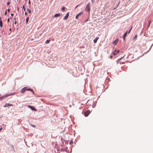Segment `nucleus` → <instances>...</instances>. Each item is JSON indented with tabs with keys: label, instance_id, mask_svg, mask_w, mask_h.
I'll use <instances>...</instances> for the list:
<instances>
[{
	"label": "nucleus",
	"instance_id": "obj_28",
	"mask_svg": "<svg viewBox=\"0 0 153 153\" xmlns=\"http://www.w3.org/2000/svg\"><path fill=\"white\" fill-rule=\"evenodd\" d=\"M32 127H35V125H32Z\"/></svg>",
	"mask_w": 153,
	"mask_h": 153
},
{
	"label": "nucleus",
	"instance_id": "obj_32",
	"mask_svg": "<svg viewBox=\"0 0 153 153\" xmlns=\"http://www.w3.org/2000/svg\"><path fill=\"white\" fill-rule=\"evenodd\" d=\"M19 7H17V10L18 11H19Z\"/></svg>",
	"mask_w": 153,
	"mask_h": 153
},
{
	"label": "nucleus",
	"instance_id": "obj_6",
	"mask_svg": "<svg viewBox=\"0 0 153 153\" xmlns=\"http://www.w3.org/2000/svg\"><path fill=\"white\" fill-rule=\"evenodd\" d=\"M69 16V14L68 13H67L66 16L64 17L63 19L65 20H66L68 18V16Z\"/></svg>",
	"mask_w": 153,
	"mask_h": 153
},
{
	"label": "nucleus",
	"instance_id": "obj_17",
	"mask_svg": "<svg viewBox=\"0 0 153 153\" xmlns=\"http://www.w3.org/2000/svg\"><path fill=\"white\" fill-rule=\"evenodd\" d=\"M151 20H149V24L148 25V28L149 27L150 24L151 23Z\"/></svg>",
	"mask_w": 153,
	"mask_h": 153
},
{
	"label": "nucleus",
	"instance_id": "obj_22",
	"mask_svg": "<svg viewBox=\"0 0 153 153\" xmlns=\"http://www.w3.org/2000/svg\"><path fill=\"white\" fill-rule=\"evenodd\" d=\"M7 13V10H6L5 11V13H4V14L5 15H6Z\"/></svg>",
	"mask_w": 153,
	"mask_h": 153
},
{
	"label": "nucleus",
	"instance_id": "obj_35",
	"mask_svg": "<svg viewBox=\"0 0 153 153\" xmlns=\"http://www.w3.org/2000/svg\"><path fill=\"white\" fill-rule=\"evenodd\" d=\"M79 5H77L75 8V9Z\"/></svg>",
	"mask_w": 153,
	"mask_h": 153
},
{
	"label": "nucleus",
	"instance_id": "obj_29",
	"mask_svg": "<svg viewBox=\"0 0 153 153\" xmlns=\"http://www.w3.org/2000/svg\"><path fill=\"white\" fill-rule=\"evenodd\" d=\"M91 1L92 3L93 4L94 3L93 0H91Z\"/></svg>",
	"mask_w": 153,
	"mask_h": 153
},
{
	"label": "nucleus",
	"instance_id": "obj_13",
	"mask_svg": "<svg viewBox=\"0 0 153 153\" xmlns=\"http://www.w3.org/2000/svg\"><path fill=\"white\" fill-rule=\"evenodd\" d=\"M116 52V50H115V51L113 52V55H115L117 54V52Z\"/></svg>",
	"mask_w": 153,
	"mask_h": 153
},
{
	"label": "nucleus",
	"instance_id": "obj_40",
	"mask_svg": "<svg viewBox=\"0 0 153 153\" xmlns=\"http://www.w3.org/2000/svg\"><path fill=\"white\" fill-rule=\"evenodd\" d=\"M0 21H1V17L0 16Z\"/></svg>",
	"mask_w": 153,
	"mask_h": 153
},
{
	"label": "nucleus",
	"instance_id": "obj_14",
	"mask_svg": "<svg viewBox=\"0 0 153 153\" xmlns=\"http://www.w3.org/2000/svg\"><path fill=\"white\" fill-rule=\"evenodd\" d=\"M123 58H120V59H119L117 61V64H118L120 62V60L121 59H122Z\"/></svg>",
	"mask_w": 153,
	"mask_h": 153
},
{
	"label": "nucleus",
	"instance_id": "obj_25",
	"mask_svg": "<svg viewBox=\"0 0 153 153\" xmlns=\"http://www.w3.org/2000/svg\"><path fill=\"white\" fill-rule=\"evenodd\" d=\"M137 35H136L134 37V39H135V38H137Z\"/></svg>",
	"mask_w": 153,
	"mask_h": 153
},
{
	"label": "nucleus",
	"instance_id": "obj_5",
	"mask_svg": "<svg viewBox=\"0 0 153 153\" xmlns=\"http://www.w3.org/2000/svg\"><path fill=\"white\" fill-rule=\"evenodd\" d=\"M28 107L30 108L32 110L35 111H36V110L35 108L33 107L32 106L28 105Z\"/></svg>",
	"mask_w": 153,
	"mask_h": 153
},
{
	"label": "nucleus",
	"instance_id": "obj_37",
	"mask_svg": "<svg viewBox=\"0 0 153 153\" xmlns=\"http://www.w3.org/2000/svg\"><path fill=\"white\" fill-rule=\"evenodd\" d=\"M25 15H27V12H25Z\"/></svg>",
	"mask_w": 153,
	"mask_h": 153
},
{
	"label": "nucleus",
	"instance_id": "obj_16",
	"mask_svg": "<svg viewBox=\"0 0 153 153\" xmlns=\"http://www.w3.org/2000/svg\"><path fill=\"white\" fill-rule=\"evenodd\" d=\"M50 40H47L45 42V43L46 44H48L50 42Z\"/></svg>",
	"mask_w": 153,
	"mask_h": 153
},
{
	"label": "nucleus",
	"instance_id": "obj_23",
	"mask_svg": "<svg viewBox=\"0 0 153 153\" xmlns=\"http://www.w3.org/2000/svg\"><path fill=\"white\" fill-rule=\"evenodd\" d=\"M7 5H9V4H10V2H8L7 3Z\"/></svg>",
	"mask_w": 153,
	"mask_h": 153
},
{
	"label": "nucleus",
	"instance_id": "obj_9",
	"mask_svg": "<svg viewBox=\"0 0 153 153\" xmlns=\"http://www.w3.org/2000/svg\"><path fill=\"white\" fill-rule=\"evenodd\" d=\"M9 95H4V96H3L1 97H0V100H1V99H3L5 98H6V97H8V96H9Z\"/></svg>",
	"mask_w": 153,
	"mask_h": 153
},
{
	"label": "nucleus",
	"instance_id": "obj_21",
	"mask_svg": "<svg viewBox=\"0 0 153 153\" xmlns=\"http://www.w3.org/2000/svg\"><path fill=\"white\" fill-rule=\"evenodd\" d=\"M62 10H64L65 9V7H63L62 8Z\"/></svg>",
	"mask_w": 153,
	"mask_h": 153
},
{
	"label": "nucleus",
	"instance_id": "obj_4",
	"mask_svg": "<svg viewBox=\"0 0 153 153\" xmlns=\"http://www.w3.org/2000/svg\"><path fill=\"white\" fill-rule=\"evenodd\" d=\"M13 106V104L8 103H6L5 105L4 106V107H6L8 106Z\"/></svg>",
	"mask_w": 153,
	"mask_h": 153
},
{
	"label": "nucleus",
	"instance_id": "obj_15",
	"mask_svg": "<svg viewBox=\"0 0 153 153\" xmlns=\"http://www.w3.org/2000/svg\"><path fill=\"white\" fill-rule=\"evenodd\" d=\"M2 21H0V26L1 27H2Z\"/></svg>",
	"mask_w": 153,
	"mask_h": 153
},
{
	"label": "nucleus",
	"instance_id": "obj_24",
	"mask_svg": "<svg viewBox=\"0 0 153 153\" xmlns=\"http://www.w3.org/2000/svg\"><path fill=\"white\" fill-rule=\"evenodd\" d=\"M132 27H131V29H130V30L129 31H128V33H130V31H131V29H132Z\"/></svg>",
	"mask_w": 153,
	"mask_h": 153
},
{
	"label": "nucleus",
	"instance_id": "obj_33",
	"mask_svg": "<svg viewBox=\"0 0 153 153\" xmlns=\"http://www.w3.org/2000/svg\"><path fill=\"white\" fill-rule=\"evenodd\" d=\"M30 1L29 0V2H28V4H30Z\"/></svg>",
	"mask_w": 153,
	"mask_h": 153
},
{
	"label": "nucleus",
	"instance_id": "obj_7",
	"mask_svg": "<svg viewBox=\"0 0 153 153\" xmlns=\"http://www.w3.org/2000/svg\"><path fill=\"white\" fill-rule=\"evenodd\" d=\"M119 41L118 39H115L113 42V44L114 45H116L117 43Z\"/></svg>",
	"mask_w": 153,
	"mask_h": 153
},
{
	"label": "nucleus",
	"instance_id": "obj_43",
	"mask_svg": "<svg viewBox=\"0 0 153 153\" xmlns=\"http://www.w3.org/2000/svg\"><path fill=\"white\" fill-rule=\"evenodd\" d=\"M26 1L27 0H25Z\"/></svg>",
	"mask_w": 153,
	"mask_h": 153
},
{
	"label": "nucleus",
	"instance_id": "obj_18",
	"mask_svg": "<svg viewBox=\"0 0 153 153\" xmlns=\"http://www.w3.org/2000/svg\"><path fill=\"white\" fill-rule=\"evenodd\" d=\"M28 20H29V18L27 17V19H26V23H27Z\"/></svg>",
	"mask_w": 153,
	"mask_h": 153
},
{
	"label": "nucleus",
	"instance_id": "obj_8",
	"mask_svg": "<svg viewBox=\"0 0 153 153\" xmlns=\"http://www.w3.org/2000/svg\"><path fill=\"white\" fill-rule=\"evenodd\" d=\"M82 14V12H80V13H79L77 15H76V19H78L79 16L81 15Z\"/></svg>",
	"mask_w": 153,
	"mask_h": 153
},
{
	"label": "nucleus",
	"instance_id": "obj_2",
	"mask_svg": "<svg viewBox=\"0 0 153 153\" xmlns=\"http://www.w3.org/2000/svg\"><path fill=\"white\" fill-rule=\"evenodd\" d=\"M90 4L89 3L86 6V8L85 9V11L89 12L90 10Z\"/></svg>",
	"mask_w": 153,
	"mask_h": 153
},
{
	"label": "nucleus",
	"instance_id": "obj_1",
	"mask_svg": "<svg viewBox=\"0 0 153 153\" xmlns=\"http://www.w3.org/2000/svg\"><path fill=\"white\" fill-rule=\"evenodd\" d=\"M26 91H29L32 92L33 94H34V92L33 90L31 88L27 89L26 87H25L22 88L21 90V92L22 93H24Z\"/></svg>",
	"mask_w": 153,
	"mask_h": 153
},
{
	"label": "nucleus",
	"instance_id": "obj_12",
	"mask_svg": "<svg viewBox=\"0 0 153 153\" xmlns=\"http://www.w3.org/2000/svg\"><path fill=\"white\" fill-rule=\"evenodd\" d=\"M60 16V14H58V13H57V14H55L54 15V17H57L58 16Z\"/></svg>",
	"mask_w": 153,
	"mask_h": 153
},
{
	"label": "nucleus",
	"instance_id": "obj_30",
	"mask_svg": "<svg viewBox=\"0 0 153 153\" xmlns=\"http://www.w3.org/2000/svg\"><path fill=\"white\" fill-rule=\"evenodd\" d=\"M7 11L8 12H9L10 11V10L9 9H7Z\"/></svg>",
	"mask_w": 153,
	"mask_h": 153
},
{
	"label": "nucleus",
	"instance_id": "obj_20",
	"mask_svg": "<svg viewBox=\"0 0 153 153\" xmlns=\"http://www.w3.org/2000/svg\"><path fill=\"white\" fill-rule=\"evenodd\" d=\"M22 9H24V11H25V5H24L23 7H22Z\"/></svg>",
	"mask_w": 153,
	"mask_h": 153
},
{
	"label": "nucleus",
	"instance_id": "obj_34",
	"mask_svg": "<svg viewBox=\"0 0 153 153\" xmlns=\"http://www.w3.org/2000/svg\"><path fill=\"white\" fill-rule=\"evenodd\" d=\"M11 16H13V13L11 14Z\"/></svg>",
	"mask_w": 153,
	"mask_h": 153
},
{
	"label": "nucleus",
	"instance_id": "obj_31",
	"mask_svg": "<svg viewBox=\"0 0 153 153\" xmlns=\"http://www.w3.org/2000/svg\"><path fill=\"white\" fill-rule=\"evenodd\" d=\"M9 19H8L7 20V22L8 23L9 22Z\"/></svg>",
	"mask_w": 153,
	"mask_h": 153
},
{
	"label": "nucleus",
	"instance_id": "obj_39",
	"mask_svg": "<svg viewBox=\"0 0 153 153\" xmlns=\"http://www.w3.org/2000/svg\"><path fill=\"white\" fill-rule=\"evenodd\" d=\"M11 30V28H10L9 29V31H10Z\"/></svg>",
	"mask_w": 153,
	"mask_h": 153
},
{
	"label": "nucleus",
	"instance_id": "obj_3",
	"mask_svg": "<svg viewBox=\"0 0 153 153\" xmlns=\"http://www.w3.org/2000/svg\"><path fill=\"white\" fill-rule=\"evenodd\" d=\"M90 113V111L89 110L86 111L84 113V115L85 116L87 117Z\"/></svg>",
	"mask_w": 153,
	"mask_h": 153
},
{
	"label": "nucleus",
	"instance_id": "obj_38",
	"mask_svg": "<svg viewBox=\"0 0 153 153\" xmlns=\"http://www.w3.org/2000/svg\"><path fill=\"white\" fill-rule=\"evenodd\" d=\"M2 129V128H0V131Z\"/></svg>",
	"mask_w": 153,
	"mask_h": 153
},
{
	"label": "nucleus",
	"instance_id": "obj_10",
	"mask_svg": "<svg viewBox=\"0 0 153 153\" xmlns=\"http://www.w3.org/2000/svg\"><path fill=\"white\" fill-rule=\"evenodd\" d=\"M99 37H96L95 39L94 40V43H97V40L99 39Z\"/></svg>",
	"mask_w": 153,
	"mask_h": 153
},
{
	"label": "nucleus",
	"instance_id": "obj_26",
	"mask_svg": "<svg viewBox=\"0 0 153 153\" xmlns=\"http://www.w3.org/2000/svg\"><path fill=\"white\" fill-rule=\"evenodd\" d=\"M17 23V22L16 21H15L14 22V24L15 25H16Z\"/></svg>",
	"mask_w": 153,
	"mask_h": 153
},
{
	"label": "nucleus",
	"instance_id": "obj_27",
	"mask_svg": "<svg viewBox=\"0 0 153 153\" xmlns=\"http://www.w3.org/2000/svg\"><path fill=\"white\" fill-rule=\"evenodd\" d=\"M120 52V51L119 50H117V53H118L119 52Z\"/></svg>",
	"mask_w": 153,
	"mask_h": 153
},
{
	"label": "nucleus",
	"instance_id": "obj_36",
	"mask_svg": "<svg viewBox=\"0 0 153 153\" xmlns=\"http://www.w3.org/2000/svg\"><path fill=\"white\" fill-rule=\"evenodd\" d=\"M112 56H110V58H112Z\"/></svg>",
	"mask_w": 153,
	"mask_h": 153
},
{
	"label": "nucleus",
	"instance_id": "obj_41",
	"mask_svg": "<svg viewBox=\"0 0 153 153\" xmlns=\"http://www.w3.org/2000/svg\"><path fill=\"white\" fill-rule=\"evenodd\" d=\"M71 143V142H70V143Z\"/></svg>",
	"mask_w": 153,
	"mask_h": 153
},
{
	"label": "nucleus",
	"instance_id": "obj_42",
	"mask_svg": "<svg viewBox=\"0 0 153 153\" xmlns=\"http://www.w3.org/2000/svg\"><path fill=\"white\" fill-rule=\"evenodd\" d=\"M71 143V142H70V143Z\"/></svg>",
	"mask_w": 153,
	"mask_h": 153
},
{
	"label": "nucleus",
	"instance_id": "obj_11",
	"mask_svg": "<svg viewBox=\"0 0 153 153\" xmlns=\"http://www.w3.org/2000/svg\"><path fill=\"white\" fill-rule=\"evenodd\" d=\"M127 31L125 33V34H124V35H123V39L124 40H125V38L126 37V35H127Z\"/></svg>",
	"mask_w": 153,
	"mask_h": 153
},
{
	"label": "nucleus",
	"instance_id": "obj_19",
	"mask_svg": "<svg viewBox=\"0 0 153 153\" xmlns=\"http://www.w3.org/2000/svg\"><path fill=\"white\" fill-rule=\"evenodd\" d=\"M27 11L29 13H30L31 12V10L30 9H29L28 8L27 9Z\"/></svg>",
	"mask_w": 153,
	"mask_h": 153
}]
</instances>
